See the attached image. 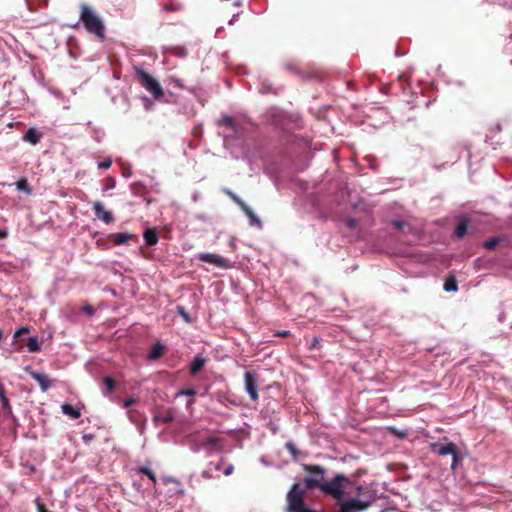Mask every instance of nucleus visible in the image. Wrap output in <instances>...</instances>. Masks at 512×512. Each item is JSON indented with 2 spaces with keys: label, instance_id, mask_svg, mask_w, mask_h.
Masks as SVG:
<instances>
[{
  "label": "nucleus",
  "instance_id": "nucleus-8",
  "mask_svg": "<svg viewBox=\"0 0 512 512\" xmlns=\"http://www.w3.org/2000/svg\"><path fill=\"white\" fill-rule=\"evenodd\" d=\"M25 371L38 382L41 390L43 392L47 391L49 388H51L53 381L50 379V377L44 373V372H38L32 370L30 367H26Z\"/></svg>",
  "mask_w": 512,
  "mask_h": 512
},
{
  "label": "nucleus",
  "instance_id": "nucleus-48",
  "mask_svg": "<svg viewBox=\"0 0 512 512\" xmlns=\"http://www.w3.org/2000/svg\"><path fill=\"white\" fill-rule=\"evenodd\" d=\"M179 55H186V52H183V49H181V53Z\"/></svg>",
  "mask_w": 512,
  "mask_h": 512
},
{
  "label": "nucleus",
  "instance_id": "nucleus-32",
  "mask_svg": "<svg viewBox=\"0 0 512 512\" xmlns=\"http://www.w3.org/2000/svg\"><path fill=\"white\" fill-rule=\"evenodd\" d=\"M226 464V459L224 457H221L220 460L217 463H213L212 465V471H223V467Z\"/></svg>",
  "mask_w": 512,
  "mask_h": 512
},
{
  "label": "nucleus",
  "instance_id": "nucleus-5",
  "mask_svg": "<svg viewBox=\"0 0 512 512\" xmlns=\"http://www.w3.org/2000/svg\"><path fill=\"white\" fill-rule=\"evenodd\" d=\"M431 449L434 453H437L438 455L446 456V455H452V469H455L458 461H459V455L457 452V447L453 442H450L446 445L435 443L431 446Z\"/></svg>",
  "mask_w": 512,
  "mask_h": 512
},
{
  "label": "nucleus",
  "instance_id": "nucleus-38",
  "mask_svg": "<svg viewBox=\"0 0 512 512\" xmlns=\"http://www.w3.org/2000/svg\"><path fill=\"white\" fill-rule=\"evenodd\" d=\"M320 341H321V338H320V337H318V336H315V337L312 339L311 343L309 344V347H308V348H309L310 350H313V349L317 348V346L319 345Z\"/></svg>",
  "mask_w": 512,
  "mask_h": 512
},
{
  "label": "nucleus",
  "instance_id": "nucleus-45",
  "mask_svg": "<svg viewBox=\"0 0 512 512\" xmlns=\"http://www.w3.org/2000/svg\"><path fill=\"white\" fill-rule=\"evenodd\" d=\"M82 438L85 442H88V441L92 440L94 438V436L92 434H84Z\"/></svg>",
  "mask_w": 512,
  "mask_h": 512
},
{
  "label": "nucleus",
  "instance_id": "nucleus-30",
  "mask_svg": "<svg viewBox=\"0 0 512 512\" xmlns=\"http://www.w3.org/2000/svg\"><path fill=\"white\" fill-rule=\"evenodd\" d=\"M212 465H213V462H209L207 465V468L202 471L201 476L203 479L209 480V479L213 478Z\"/></svg>",
  "mask_w": 512,
  "mask_h": 512
},
{
  "label": "nucleus",
  "instance_id": "nucleus-37",
  "mask_svg": "<svg viewBox=\"0 0 512 512\" xmlns=\"http://www.w3.org/2000/svg\"><path fill=\"white\" fill-rule=\"evenodd\" d=\"M112 162L110 159L103 160L98 163L99 169H108L111 166Z\"/></svg>",
  "mask_w": 512,
  "mask_h": 512
},
{
  "label": "nucleus",
  "instance_id": "nucleus-50",
  "mask_svg": "<svg viewBox=\"0 0 512 512\" xmlns=\"http://www.w3.org/2000/svg\"><path fill=\"white\" fill-rule=\"evenodd\" d=\"M34 470H35V467H34V466H32V467L30 468V471H34Z\"/></svg>",
  "mask_w": 512,
  "mask_h": 512
},
{
  "label": "nucleus",
  "instance_id": "nucleus-34",
  "mask_svg": "<svg viewBox=\"0 0 512 512\" xmlns=\"http://www.w3.org/2000/svg\"><path fill=\"white\" fill-rule=\"evenodd\" d=\"M233 472H234V465L226 462V464L223 467V474L225 476H229Z\"/></svg>",
  "mask_w": 512,
  "mask_h": 512
},
{
  "label": "nucleus",
  "instance_id": "nucleus-10",
  "mask_svg": "<svg viewBox=\"0 0 512 512\" xmlns=\"http://www.w3.org/2000/svg\"><path fill=\"white\" fill-rule=\"evenodd\" d=\"M92 209L94 211L95 216L102 220L106 224H110L113 222L114 217L110 211H106L103 204L99 201L92 202Z\"/></svg>",
  "mask_w": 512,
  "mask_h": 512
},
{
  "label": "nucleus",
  "instance_id": "nucleus-27",
  "mask_svg": "<svg viewBox=\"0 0 512 512\" xmlns=\"http://www.w3.org/2000/svg\"><path fill=\"white\" fill-rule=\"evenodd\" d=\"M286 449L291 453L294 460L298 459L299 450L293 442H287L285 445Z\"/></svg>",
  "mask_w": 512,
  "mask_h": 512
},
{
  "label": "nucleus",
  "instance_id": "nucleus-22",
  "mask_svg": "<svg viewBox=\"0 0 512 512\" xmlns=\"http://www.w3.org/2000/svg\"><path fill=\"white\" fill-rule=\"evenodd\" d=\"M61 409L65 415H68L73 419H78L81 416L80 411L75 409L71 404L65 403L62 405Z\"/></svg>",
  "mask_w": 512,
  "mask_h": 512
},
{
  "label": "nucleus",
  "instance_id": "nucleus-23",
  "mask_svg": "<svg viewBox=\"0 0 512 512\" xmlns=\"http://www.w3.org/2000/svg\"><path fill=\"white\" fill-rule=\"evenodd\" d=\"M221 439L218 437H208L202 443L203 447L209 451H212L220 443Z\"/></svg>",
  "mask_w": 512,
  "mask_h": 512
},
{
  "label": "nucleus",
  "instance_id": "nucleus-14",
  "mask_svg": "<svg viewBox=\"0 0 512 512\" xmlns=\"http://www.w3.org/2000/svg\"><path fill=\"white\" fill-rule=\"evenodd\" d=\"M0 400H1L2 409L4 410V412L8 415H11L12 407L10 405L9 399L6 397L4 385L1 382H0Z\"/></svg>",
  "mask_w": 512,
  "mask_h": 512
},
{
  "label": "nucleus",
  "instance_id": "nucleus-25",
  "mask_svg": "<svg viewBox=\"0 0 512 512\" xmlns=\"http://www.w3.org/2000/svg\"><path fill=\"white\" fill-rule=\"evenodd\" d=\"M283 67L285 70H287L289 72H292L295 74L300 73V66H299L298 62H296V61L286 62V63H284Z\"/></svg>",
  "mask_w": 512,
  "mask_h": 512
},
{
  "label": "nucleus",
  "instance_id": "nucleus-20",
  "mask_svg": "<svg viewBox=\"0 0 512 512\" xmlns=\"http://www.w3.org/2000/svg\"><path fill=\"white\" fill-rule=\"evenodd\" d=\"M218 125L230 128L235 132L237 131V125L234 118L228 115L222 116L221 119L218 120Z\"/></svg>",
  "mask_w": 512,
  "mask_h": 512
},
{
  "label": "nucleus",
  "instance_id": "nucleus-39",
  "mask_svg": "<svg viewBox=\"0 0 512 512\" xmlns=\"http://www.w3.org/2000/svg\"><path fill=\"white\" fill-rule=\"evenodd\" d=\"M345 223L350 229H354L357 226V221L353 218H347Z\"/></svg>",
  "mask_w": 512,
  "mask_h": 512
},
{
  "label": "nucleus",
  "instance_id": "nucleus-41",
  "mask_svg": "<svg viewBox=\"0 0 512 512\" xmlns=\"http://www.w3.org/2000/svg\"><path fill=\"white\" fill-rule=\"evenodd\" d=\"M114 187H115V180L113 178H108L107 179L106 190L112 189Z\"/></svg>",
  "mask_w": 512,
  "mask_h": 512
},
{
  "label": "nucleus",
  "instance_id": "nucleus-47",
  "mask_svg": "<svg viewBox=\"0 0 512 512\" xmlns=\"http://www.w3.org/2000/svg\"><path fill=\"white\" fill-rule=\"evenodd\" d=\"M180 313H181V315H184L186 317V314L184 313V309L183 308H180Z\"/></svg>",
  "mask_w": 512,
  "mask_h": 512
},
{
  "label": "nucleus",
  "instance_id": "nucleus-35",
  "mask_svg": "<svg viewBox=\"0 0 512 512\" xmlns=\"http://www.w3.org/2000/svg\"><path fill=\"white\" fill-rule=\"evenodd\" d=\"M27 333H29V328H27V327H22V328L18 329V330L14 333V336H13V337H14V339H15V340H18V338H19L21 335H23V334H27Z\"/></svg>",
  "mask_w": 512,
  "mask_h": 512
},
{
  "label": "nucleus",
  "instance_id": "nucleus-4",
  "mask_svg": "<svg viewBox=\"0 0 512 512\" xmlns=\"http://www.w3.org/2000/svg\"><path fill=\"white\" fill-rule=\"evenodd\" d=\"M135 74L136 79L141 86L150 92L156 100H159L164 96V91L159 82L147 71L141 67H135Z\"/></svg>",
  "mask_w": 512,
  "mask_h": 512
},
{
  "label": "nucleus",
  "instance_id": "nucleus-16",
  "mask_svg": "<svg viewBox=\"0 0 512 512\" xmlns=\"http://www.w3.org/2000/svg\"><path fill=\"white\" fill-rule=\"evenodd\" d=\"M143 237L148 246H153L158 242V234L155 229H147Z\"/></svg>",
  "mask_w": 512,
  "mask_h": 512
},
{
  "label": "nucleus",
  "instance_id": "nucleus-31",
  "mask_svg": "<svg viewBox=\"0 0 512 512\" xmlns=\"http://www.w3.org/2000/svg\"><path fill=\"white\" fill-rule=\"evenodd\" d=\"M103 382L106 385L107 392L110 393L114 390L116 383L113 378L106 376V377H104Z\"/></svg>",
  "mask_w": 512,
  "mask_h": 512
},
{
  "label": "nucleus",
  "instance_id": "nucleus-24",
  "mask_svg": "<svg viewBox=\"0 0 512 512\" xmlns=\"http://www.w3.org/2000/svg\"><path fill=\"white\" fill-rule=\"evenodd\" d=\"M27 347L30 352H37L40 350V342L37 337H29Z\"/></svg>",
  "mask_w": 512,
  "mask_h": 512
},
{
  "label": "nucleus",
  "instance_id": "nucleus-3",
  "mask_svg": "<svg viewBox=\"0 0 512 512\" xmlns=\"http://www.w3.org/2000/svg\"><path fill=\"white\" fill-rule=\"evenodd\" d=\"M306 495L307 490L300 483H294L286 495L287 506L285 512H317L306 507Z\"/></svg>",
  "mask_w": 512,
  "mask_h": 512
},
{
  "label": "nucleus",
  "instance_id": "nucleus-49",
  "mask_svg": "<svg viewBox=\"0 0 512 512\" xmlns=\"http://www.w3.org/2000/svg\"><path fill=\"white\" fill-rule=\"evenodd\" d=\"M2 336H3V332H2V330L0 329V340L2 339Z\"/></svg>",
  "mask_w": 512,
  "mask_h": 512
},
{
  "label": "nucleus",
  "instance_id": "nucleus-1",
  "mask_svg": "<svg viewBox=\"0 0 512 512\" xmlns=\"http://www.w3.org/2000/svg\"><path fill=\"white\" fill-rule=\"evenodd\" d=\"M302 468L307 473V476L304 478V489H319L325 495H329L337 501L343 500L345 489L351 484L348 477L338 473L330 480L325 481L327 474L325 467L316 464H303Z\"/></svg>",
  "mask_w": 512,
  "mask_h": 512
},
{
  "label": "nucleus",
  "instance_id": "nucleus-15",
  "mask_svg": "<svg viewBox=\"0 0 512 512\" xmlns=\"http://www.w3.org/2000/svg\"><path fill=\"white\" fill-rule=\"evenodd\" d=\"M24 140L33 144V145H36L40 139H41V133H39L36 129L34 128H30L28 129V131L25 133L24 135Z\"/></svg>",
  "mask_w": 512,
  "mask_h": 512
},
{
  "label": "nucleus",
  "instance_id": "nucleus-6",
  "mask_svg": "<svg viewBox=\"0 0 512 512\" xmlns=\"http://www.w3.org/2000/svg\"><path fill=\"white\" fill-rule=\"evenodd\" d=\"M244 385L245 390L248 393L250 399L257 402L259 399L258 395V375L256 372H246L244 374Z\"/></svg>",
  "mask_w": 512,
  "mask_h": 512
},
{
  "label": "nucleus",
  "instance_id": "nucleus-13",
  "mask_svg": "<svg viewBox=\"0 0 512 512\" xmlns=\"http://www.w3.org/2000/svg\"><path fill=\"white\" fill-rule=\"evenodd\" d=\"M175 418V414H174V411L172 409H168L166 411H164L163 413H157L153 420L155 422L157 421H161L165 424H169L171 423Z\"/></svg>",
  "mask_w": 512,
  "mask_h": 512
},
{
  "label": "nucleus",
  "instance_id": "nucleus-19",
  "mask_svg": "<svg viewBox=\"0 0 512 512\" xmlns=\"http://www.w3.org/2000/svg\"><path fill=\"white\" fill-rule=\"evenodd\" d=\"M469 221L466 218L460 219L456 229H455V235L458 238H463L468 230Z\"/></svg>",
  "mask_w": 512,
  "mask_h": 512
},
{
  "label": "nucleus",
  "instance_id": "nucleus-28",
  "mask_svg": "<svg viewBox=\"0 0 512 512\" xmlns=\"http://www.w3.org/2000/svg\"><path fill=\"white\" fill-rule=\"evenodd\" d=\"M139 473L146 475L154 484H156V475L151 469L147 467H141L139 469Z\"/></svg>",
  "mask_w": 512,
  "mask_h": 512
},
{
  "label": "nucleus",
  "instance_id": "nucleus-11",
  "mask_svg": "<svg viewBox=\"0 0 512 512\" xmlns=\"http://www.w3.org/2000/svg\"><path fill=\"white\" fill-rule=\"evenodd\" d=\"M198 259L202 262L210 263L221 268H226L228 266V261L217 254L201 253L198 256Z\"/></svg>",
  "mask_w": 512,
  "mask_h": 512
},
{
  "label": "nucleus",
  "instance_id": "nucleus-42",
  "mask_svg": "<svg viewBox=\"0 0 512 512\" xmlns=\"http://www.w3.org/2000/svg\"><path fill=\"white\" fill-rule=\"evenodd\" d=\"M83 311L89 315H92L94 313V308L90 305H85L83 307Z\"/></svg>",
  "mask_w": 512,
  "mask_h": 512
},
{
  "label": "nucleus",
  "instance_id": "nucleus-40",
  "mask_svg": "<svg viewBox=\"0 0 512 512\" xmlns=\"http://www.w3.org/2000/svg\"><path fill=\"white\" fill-rule=\"evenodd\" d=\"M180 394L186 395V396H194L196 394V391L193 388H188L180 391Z\"/></svg>",
  "mask_w": 512,
  "mask_h": 512
},
{
  "label": "nucleus",
  "instance_id": "nucleus-9",
  "mask_svg": "<svg viewBox=\"0 0 512 512\" xmlns=\"http://www.w3.org/2000/svg\"><path fill=\"white\" fill-rule=\"evenodd\" d=\"M368 506L369 503L367 502H362L359 499H350L341 502L338 512H360L367 509Z\"/></svg>",
  "mask_w": 512,
  "mask_h": 512
},
{
  "label": "nucleus",
  "instance_id": "nucleus-18",
  "mask_svg": "<svg viewBox=\"0 0 512 512\" xmlns=\"http://www.w3.org/2000/svg\"><path fill=\"white\" fill-rule=\"evenodd\" d=\"M205 362L206 361L204 358H202L200 356L195 357L190 365V373L192 375H195L198 372H200L203 369V367L205 366Z\"/></svg>",
  "mask_w": 512,
  "mask_h": 512
},
{
  "label": "nucleus",
  "instance_id": "nucleus-29",
  "mask_svg": "<svg viewBox=\"0 0 512 512\" xmlns=\"http://www.w3.org/2000/svg\"><path fill=\"white\" fill-rule=\"evenodd\" d=\"M499 243V239L494 237V238H490L488 240H486L483 244V246L488 249V250H492L494 249Z\"/></svg>",
  "mask_w": 512,
  "mask_h": 512
},
{
  "label": "nucleus",
  "instance_id": "nucleus-43",
  "mask_svg": "<svg viewBox=\"0 0 512 512\" xmlns=\"http://www.w3.org/2000/svg\"><path fill=\"white\" fill-rule=\"evenodd\" d=\"M276 335L280 336V337H288V336H290V331L284 330V331L278 332Z\"/></svg>",
  "mask_w": 512,
  "mask_h": 512
},
{
  "label": "nucleus",
  "instance_id": "nucleus-33",
  "mask_svg": "<svg viewBox=\"0 0 512 512\" xmlns=\"http://www.w3.org/2000/svg\"><path fill=\"white\" fill-rule=\"evenodd\" d=\"M35 504H36V509H37V512H51L44 503H42L40 501L39 498H36L35 500Z\"/></svg>",
  "mask_w": 512,
  "mask_h": 512
},
{
  "label": "nucleus",
  "instance_id": "nucleus-26",
  "mask_svg": "<svg viewBox=\"0 0 512 512\" xmlns=\"http://www.w3.org/2000/svg\"><path fill=\"white\" fill-rule=\"evenodd\" d=\"M16 188L19 191H24L27 194L31 193V188L25 178H21L16 182Z\"/></svg>",
  "mask_w": 512,
  "mask_h": 512
},
{
  "label": "nucleus",
  "instance_id": "nucleus-17",
  "mask_svg": "<svg viewBox=\"0 0 512 512\" xmlns=\"http://www.w3.org/2000/svg\"><path fill=\"white\" fill-rule=\"evenodd\" d=\"M165 347L160 344L156 343L152 346L150 353L148 354L149 360H157L159 359L163 353H164Z\"/></svg>",
  "mask_w": 512,
  "mask_h": 512
},
{
  "label": "nucleus",
  "instance_id": "nucleus-46",
  "mask_svg": "<svg viewBox=\"0 0 512 512\" xmlns=\"http://www.w3.org/2000/svg\"><path fill=\"white\" fill-rule=\"evenodd\" d=\"M8 235L7 231L6 230H2L0 229V239L2 238H6Z\"/></svg>",
  "mask_w": 512,
  "mask_h": 512
},
{
  "label": "nucleus",
  "instance_id": "nucleus-36",
  "mask_svg": "<svg viewBox=\"0 0 512 512\" xmlns=\"http://www.w3.org/2000/svg\"><path fill=\"white\" fill-rule=\"evenodd\" d=\"M137 398H134V397H129L127 399L124 400L123 402V407L124 408H129L130 406H132L133 404H135L137 402Z\"/></svg>",
  "mask_w": 512,
  "mask_h": 512
},
{
  "label": "nucleus",
  "instance_id": "nucleus-12",
  "mask_svg": "<svg viewBox=\"0 0 512 512\" xmlns=\"http://www.w3.org/2000/svg\"><path fill=\"white\" fill-rule=\"evenodd\" d=\"M112 241L115 245H123L131 240H137V235L128 232L115 233L111 235Z\"/></svg>",
  "mask_w": 512,
  "mask_h": 512
},
{
  "label": "nucleus",
  "instance_id": "nucleus-2",
  "mask_svg": "<svg viewBox=\"0 0 512 512\" xmlns=\"http://www.w3.org/2000/svg\"><path fill=\"white\" fill-rule=\"evenodd\" d=\"M79 19L88 33L93 34L99 41L105 40L104 21L92 6L86 3L80 4Z\"/></svg>",
  "mask_w": 512,
  "mask_h": 512
},
{
  "label": "nucleus",
  "instance_id": "nucleus-7",
  "mask_svg": "<svg viewBox=\"0 0 512 512\" xmlns=\"http://www.w3.org/2000/svg\"><path fill=\"white\" fill-rule=\"evenodd\" d=\"M225 193L237 204L240 206V208L243 210L245 215L250 219V223L252 225L254 224H261L260 219L256 216V214L252 211V209L246 205V203L239 198L235 193H233L230 190H225Z\"/></svg>",
  "mask_w": 512,
  "mask_h": 512
},
{
  "label": "nucleus",
  "instance_id": "nucleus-44",
  "mask_svg": "<svg viewBox=\"0 0 512 512\" xmlns=\"http://www.w3.org/2000/svg\"><path fill=\"white\" fill-rule=\"evenodd\" d=\"M392 223L397 229H402L403 227V223L401 221L394 220Z\"/></svg>",
  "mask_w": 512,
  "mask_h": 512
},
{
  "label": "nucleus",
  "instance_id": "nucleus-21",
  "mask_svg": "<svg viewBox=\"0 0 512 512\" xmlns=\"http://www.w3.org/2000/svg\"><path fill=\"white\" fill-rule=\"evenodd\" d=\"M444 290L446 292H456L458 290L457 280L454 275H449L445 279Z\"/></svg>",
  "mask_w": 512,
  "mask_h": 512
}]
</instances>
